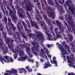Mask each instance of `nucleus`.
Masks as SVG:
<instances>
[{"instance_id":"obj_3","label":"nucleus","mask_w":75,"mask_h":75,"mask_svg":"<svg viewBox=\"0 0 75 75\" xmlns=\"http://www.w3.org/2000/svg\"><path fill=\"white\" fill-rule=\"evenodd\" d=\"M67 15L69 16V18H67V20L68 21H69V22L68 21L67 23L69 24V28H68V24H67V23L65 21H64V24H65V25L66 26H67V27L68 31V30H67V32L68 33L70 32V33H73V32L72 31V30H71V28L69 26H70V25H71V23L72 24L73 23L74 25V22H73V19H72V17H71V12H70V11L69 10H67Z\"/></svg>"},{"instance_id":"obj_43","label":"nucleus","mask_w":75,"mask_h":75,"mask_svg":"<svg viewBox=\"0 0 75 75\" xmlns=\"http://www.w3.org/2000/svg\"><path fill=\"white\" fill-rule=\"evenodd\" d=\"M6 30H7V31H9V29H8V28L7 26V23L6 24Z\"/></svg>"},{"instance_id":"obj_23","label":"nucleus","mask_w":75,"mask_h":75,"mask_svg":"<svg viewBox=\"0 0 75 75\" xmlns=\"http://www.w3.org/2000/svg\"><path fill=\"white\" fill-rule=\"evenodd\" d=\"M19 32L20 33H21V35H22V37H23L24 40H25V41H27V37L25 36V33H22V30L21 32V31H19Z\"/></svg>"},{"instance_id":"obj_51","label":"nucleus","mask_w":75,"mask_h":75,"mask_svg":"<svg viewBox=\"0 0 75 75\" xmlns=\"http://www.w3.org/2000/svg\"><path fill=\"white\" fill-rule=\"evenodd\" d=\"M68 75H75V74L72 72L68 73Z\"/></svg>"},{"instance_id":"obj_13","label":"nucleus","mask_w":75,"mask_h":75,"mask_svg":"<svg viewBox=\"0 0 75 75\" xmlns=\"http://www.w3.org/2000/svg\"><path fill=\"white\" fill-rule=\"evenodd\" d=\"M0 47L2 50V51L3 53H5L6 54L7 52V51H8V47H6V50H5V48L4 46H3V43L2 42H1L0 43Z\"/></svg>"},{"instance_id":"obj_52","label":"nucleus","mask_w":75,"mask_h":75,"mask_svg":"<svg viewBox=\"0 0 75 75\" xmlns=\"http://www.w3.org/2000/svg\"><path fill=\"white\" fill-rule=\"evenodd\" d=\"M28 24L29 28H31V26L30 25V23H29V22H28Z\"/></svg>"},{"instance_id":"obj_57","label":"nucleus","mask_w":75,"mask_h":75,"mask_svg":"<svg viewBox=\"0 0 75 75\" xmlns=\"http://www.w3.org/2000/svg\"><path fill=\"white\" fill-rule=\"evenodd\" d=\"M47 55H48V57L49 58H51V56L50 54H49L48 53L47 54Z\"/></svg>"},{"instance_id":"obj_24","label":"nucleus","mask_w":75,"mask_h":75,"mask_svg":"<svg viewBox=\"0 0 75 75\" xmlns=\"http://www.w3.org/2000/svg\"><path fill=\"white\" fill-rule=\"evenodd\" d=\"M13 39H14V40H15L16 43H17L16 44V45H18V40H17V38L16 37V33H14V34L13 35Z\"/></svg>"},{"instance_id":"obj_8","label":"nucleus","mask_w":75,"mask_h":75,"mask_svg":"<svg viewBox=\"0 0 75 75\" xmlns=\"http://www.w3.org/2000/svg\"><path fill=\"white\" fill-rule=\"evenodd\" d=\"M23 43H24V44H23V45H22V44H20V47L21 48L20 49V46H19V45H18L17 46V47L15 48V50H16V51L17 52H18L19 51V53L20 52H21V51H23V49H22V48H23L24 49V47L25 48H27V47H28V46H29V44L27 43H25V41L24 40V39H23Z\"/></svg>"},{"instance_id":"obj_7","label":"nucleus","mask_w":75,"mask_h":75,"mask_svg":"<svg viewBox=\"0 0 75 75\" xmlns=\"http://www.w3.org/2000/svg\"><path fill=\"white\" fill-rule=\"evenodd\" d=\"M43 1L45 3V5L46 6V11L48 14V16L50 17H52L53 19H54V18L55 17V13H52V12H51V10L52 9V8L47 5V1H45V0H43Z\"/></svg>"},{"instance_id":"obj_16","label":"nucleus","mask_w":75,"mask_h":75,"mask_svg":"<svg viewBox=\"0 0 75 75\" xmlns=\"http://www.w3.org/2000/svg\"><path fill=\"white\" fill-rule=\"evenodd\" d=\"M25 50L28 54L29 55L28 58H29V59L33 58V55L32 54H31V49H30L29 47H28Z\"/></svg>"},{"instance_id":"obj_37","label":"nucleus","mask_w":75,"mask_h":75,"mask_svg":"<svg viewBox=\"0 0 75 75\" xmlns=\"http://www.w3.org/2000/svg\"><path fill=\"white\" fill-rule=\"evenodd\" d=\"M1 10H2L3 13L4 14H6V13H5V11H4V8H3V7L1 5Z\"/></svg>"},{"instance_id":"obj_47","label":"nucleus","mask_w":75,"mask_h":75,"mask_svg":"<svg viewBox=\"0 0 75 75\" xmlns=\"http://www.w3.org/2000/svg\"><path fill=\"white\" fill-rule=\"evenodd\" d=\"M35 19L36 20H37L38 21H39V20H40V18H39V17H38V16H36Z\"/></svg>"},{"instance_id":"obj_44","label":"nucleus","mask_w":75,"mask_h":75,"mask_svg":"<svg viewBox=\"0 0 75 75\" xmlns=\"http://www.w3.org/2000/svg\"><path fill=\"white\" fill-rule=\"evenodd\" d=\"M26 14H27V16H28V18H30V14L29 13V12H26Z\"/></svg>"},{"instance_id":"obj_25","label":"nucleus","mask_w":75,"mask_h":75,"mask_svg":"<svg viewBox=\"0 0 75 75\" xmlns=\"http://www.w3.org/2000/svg\"><path fill=\"white\" fill-rule=\"evenodd\" d=\"M48 3L49 4L51 5L52 7L54 9V7H55V4H54V2L52 1V0H49L48 1Z\"/></svg>"},{"instance_id":"obj_36","label":"nucleus","mask_w":75,"mask_h":75,"mask_svg":"<svg viewBox=\"0 0 75 75\" xmlns=\"http://www.w3.org/2000/svg\"><path fill=\"white\" fill-rule=\"evenodd\" d=\"M17 38L18 42L19 41V42H21V43H23V41H21V38L18 37H17Z\"/></svg>"},{"instance_id":"obj_58","label":"nucleus","mask_w":75,"mask_h":75,"mask_svg":"<svg viewBox=\"0 0 75 75\" xmlns=\"http://www.w3.org/2000/svg\"><path fill=\"white\" fill-rule=\"evenodd\" d=\"M58 1L61 4H63L62 2V1L60 0H58Z\"/></svg>"},{"instance_id":"obj_11","label":"nucleus","mask_w":75,"mask_h":75,"mask_svg":"<svg viewBox=\"0 0 75 75\" xmlns=\"http://www.w3.org/2000/svg\"><path fill=\"white\" fill-rule=\"evenodd\" d=\"M56 45L58 46L59 50H61L62 52V54H67V51L64 49V48L63 45L59 44L58 42H57Z\"/></svg>"},{"instance_id":"obj_48","label":"nucleus","mask_w":75,"mask_h":75,"mask_svg":"<svg viewBox=\"0 0 75 75\" xmlns=\"http://www.w3.org/2000/svg\"><path fill=\"white\" fill-rule=\"evenodd\" d=\"M40 51L43 54H45V52H44V49H41Z\"/></svg>"},{"instance_id":"obj_64","label":"nucleus","mask_w":75,"mask_h":75,"mask_svg":"<svg viewBox=\"0 0 75 75\" xmlns=\"http://www.w3.org/2000/svg\"><path fill=\"white\" fill-rule=\"evenodd\" d=\"M29 67H30V66H27L26 67V68L27 69V70H28L29 68H30Z\"/></svg>"},{"instance_id":"obj_22","label":"nucleus","mask_w":75,"mask_h":75,"mask_svg":"<svg viewBox=\"0 0 75 75\" xmlns=\"http://www.w3.org/2000/svg\"><path fill=\"white\" fill-rule=\"evenodd\" d=\"M49 27L50 29V30L52 31V34L53 35V37H55V34L54 32V31L52 30V28H53V26L52 25H51L50 26H49Z\"/></svg>"},{"instance_id":"obj_45","label":"nucleus","mask_w":75,"mask_h":75,"mask_svg":"<svg viewBox=\"0 0 75 75\" xmlns=\"http://www.w3.org/2000/svg\"><path fill=\"white\" fill-rule=\"evenodd\" d=\"M41 5H42V7L43 10H44L45 8L44 4V3H42Z\"/></svg>"},{"instance_id":"obj_31","label":"nucleus","mask_w":75,"mask_h":75,"mask_svg":"<svg viewBox=\"0 0 75 75\" xmlns=\"http://www.w3.org/2000/svg\"><path fill=\"white\" fill-rule=\"evenodd\" d=\"M71 45H72L71 47L72 48H73V50H72V52H74L75 53V50L74 49V45L73 44V43H71Z\"/></svg>"},{"instance_id":"obj_28","label":"nucleus","mask_w":75,"mask_h":75,"mask_svg":"<svg viewBox=\"0 0 75 75\" xmlns=\"http://www.w3.org/2000/svg\"><path fill=\"white\" fill-rule=\"evenodd\" d=\"M14 50L13 49V50H12L13 52H14V53H15V54H13V56L14 57V59H16L17 58V55L18 54H17V52H16L15 51V50Z\"/></svg>"},{"instance_id":"obj_21","label":"nucleus","mask_w":75,"mask_h":75,"mask_svg":"<svg viewBox=\"0 0 75 75\" xmlns=\"http://www.w3.org/2000/svg\"><path fill=\"white\" fill-rule=\"evenodd\" d=\"M50 62L52 64L53 63L55 65V67H57V62L56 61V57H53V61L51 60H50Z\"/></svg>"},{"instance_id":"obj_27","label":"nucleus","mask_w":75,"mask_h":75,"mask_svg":"<svg viewBox=\"0 0 75 75\" xmlns=\"http://www.w3.org/2000/svg\"><path fill=\"white\" fill-rule=\"evenodd\" d=\"M31 3L30 2L29 4H28V7L27 8V10L28 11H30V10H32V7H31Z\"/></svg>"},{"instance_id":"obj_60","label":"nucleus","mask_w":75,"mask_h":75,"mask_svg":"<svg viewBox=\"0 0 75 75\" xmlns=\"http://www.w3.org/2000/svg\"><path fill=\"white\" fill-rule=\"evenodd\" d=\"M21 28L22 31H23L24 30V28H23V27L22 26V25H21Z\"/></svg>"},{"instance_id":"obj_1","label":"nucleus","mask_w":75,"mask_h":75,"mask_svg":"<svg viewBox=\"0 0 75 75\" xmlns=\"http://www.w3.org/2000/svg\"><path fill=\"white\" fill-rule=\"evenodd\" d=\"M55 22L57 24V26L59 27V32H58V28H56L54 29V30L55 33L57 35V37L53 38L54 41H56L58 39V38H59L61 36L60 35L61 33H64V30L65 29L64 27L62 26L61 22L57 20Z\"/></svg>"},{"instance_id":"obj_62","label":"nucleus","mask_w":75,"mask_h":75,"mask_svg":"<svg viewBox=\"0 0 75 75\" xmlns=\"http://www.w3.org/2000/svg\"><path fill=\"white\" fill-rule=\"evenodd\" d=\"M62 44L63 45H64V44H66V42H65V41H63L62 43Z\"/></svg>"},{"instance_id":"obj_20","label":"nucleus","mask_w":75,"mask_h":75,"mask_svg":"<svg viewBox=\"0 0 75 75\" xmlns=\"http://www.w3.org/2000/svg\"><path fill=\"white\" fill-rule=\"evenodd\" d=\"M18 69L19 70V73L20 74H23V73L24 74H25V73H27V71L24 68H21Z\"/></svg>"},{"instance_id":"obj_55","label":"nucleus","mask_w":75,"mask_h":75,"mask_svg":"<svg viewBox=\"0 0 75 75\" xmlns=\"http://www.w3.org/2000/svg\"><path fill=\"white\" fill-rule=\"evenodd\" d=\"M29 72H31L33 70L31 69L30 68H29L28 69V70Z\"/></svg>"},{"instance_id":"obj_15","label":"nucleus","mask_w":75,"mask_h":75,"mask_svg":"<svg viewBox=\"0 0 75 75\" xmlns=\"http://www.w3.org/2000/svg\"><path fill=\"white\" fill-rule=\"evenodd\" d=\"M9 15H10L11 17L12 18V19L15 20L16 21L17 20V16L16 14L14 13V12L11 9H10L9 10Z\"/></svg>"},{"instance_id":"obj_17","label":"nucleus","mask_w":75,"mask_h":75,"mask_svg":"<svg viewBox=\"0 0 75 75\" xmlns=\"http://www.w3.org/2000/svg\"><path fill=\"white\" fill-rule=\"evenodd\" d=\"M4 62H10L9 60L11 62H13V59L12 58L9 59V57L7 56H4Z\"/></svg>"},{"instance_id":"obj_26","label":"nucleus","mask_w":75,"mask_h":75,"mask_svg":"<svg viewBox=\"0 0 75 75\" xmlns=\"http://www.w3.org/2000/svg\"><path fill=\"white\" fill-rule=\"evenodd\" d=\"M67 36L70 41H72L73 40V36L72 35H71V34L68 33Z\"/></svg>"},{"instance_id":"obj_41","label":"nucleus","mask_w":75,"mask_h":75,"mask_svg":"<svg viewBox=\"0 0 75 75\" xmlns=\"http://www.w3.org/2000/svg\"><path fill=\"white\" fill-rule=\"evenodd\" d=\"M4 22L5 23V24H7V17H5L4 18Z\"/></svg>"},{"instance_id":"obj_14","label":"nucleus","mask_w":75,"mask_h":75,"mask_svg":"<svg viewBox=\"0 0 75 75\" xmlns=\"http://www.w3.org/2000/svg\"><path fill=\"white\" fill-rule=\"evenodd\" d=\"M43 14H44L43 15V18L45 19L46 22L47 23L49 26H50L51 25V23L52 22V21L50 20V19H48L47 18V16L45 15V13L44 12Z\"/></svg>"},{"instance_id":"obj_54","label":"nucleus","mask_w":75,"mask_h":75,"mask_svg":"<svg viewBox=\"0 0 75 75\" xmlns=\"http://www.w3.org/2000/svg\"><path fill=\"white\" fill-rule=\"evenodd\" d=\"M7 9L9 11V10H11V8H10V7L8 6H7L6 7Z\"/></svg>"},{"instance_id":"obj_6","label":"nucleus","mask_w":75,"mask_h":75,"mask_svg":"<svg viewBox=\"0 0 75 75\" xmlns=\"http://www.w3.org/2000/svg\"><path fill=\"white\" fill-rule=\"evenodd\" d=\"M34 33L36 36V38H37L38 39V41H37V42H38V41L40 40V41L41 42L40 44H41V47H43V49H44V48H45V47L44 45V44L42 43V42H43L45 40L44 37V35L42 34V33L39 31L37 32L36 31H34Z\"/></svg>"},{"instance_id":"obj_29","label":"nucleus","mask_w":75,"mask_h":75,"mask_svg":"<svg viewBox=\"0 0 75 75\" xmlns=\"http://www.w3.org/2000/svg\"><path fill=\"white\" fill-rule=\"evenodd\" d=\"M31 50L32 51V53L33 54H34L35 55H36V56H37L38 55V54L37 52H35L34 50V48H33V47H31Z\"/></svg>"},{"instance_id":"obj_63","label":"nucleus","mask_w":75,"mask_h":75,"mask_svg":"<svg viewBox=\"0 0 75 75\" xmlns=\"http://www.w3.org/2000/svg\"><path fill=\"white\" fill-rule=\"evenodd\" d=\"M67 50L69 53H71V51L69 50V48L67 49Z\"/></svg>"},{"instance_id":"obj_9","label":"nucleus","mask_w":75,"mask_h":75,"mask_svg":"<svg viewBox=\"0 0 75 75\" xmlns=\"http://www.w3.org/2000/svg\"><path fill=\"white\" fill-rule=\"evenodd\" d=\"M54 1L55 2V3L56 4V5L55 6V7H57L59 8V11L60 13L61 14H62V13H64L65 12V11L63 9V8L62 6H61V5H60L58 4V3L57 1H58V0H54Z\"/></svg>"},{"instance_id":"obj_30","label":"nucleus","mask_w":75,"mask_h":75,"mask_svg":"<svg viewBox=\"0 0 75 75\" xmlns=\"http://www.w3.org/2000/svg\"><path fill=\"white\" fill-rule=\"evenodd\" d=\"M11 71H12V74L14 75H17V74H16L17 73V70L15 69L14 70L13 69H11Z\"/></svg>"},{"instance_id":"obj_35","label":"nucleus","mask_w":75,"mask_h":75,"mask_svg":"<svg viewBox=\"0 0 75 75\" xmlns=\"http://www.w3.org/2000/svg\"><path fill=\"white\" fill-rule=\"evenodd\" d=\"M17 27L18 28V30L19 31H20L21 32V28H20V27L17 24Z\"/></svg>"},{"instance_id":"obj_2","label":"nucleus","mask_w":75,"mask_h":75,"mask_svg":"<svg viewBox=\"0 0 75 75\" xmlns=\"http://www.w3.org/2000/svg\"><path fill=\"white\" fill-rule=\"evenodd\" d=\"M41 26L42 27L43 30L45 31V32L47 34V36L48 40L49 41H53V38H52V35L50 33H49V30L50 31V29H48L49 28L48 26L45 25V24L44 21H42L41 20H39Z\"/></svg>"},{"instance_id":"obj_12","label":"nucleus","mask_w":75,"mask_h":75,"mask_svg":"<svg viewBox=\"0 0 75 75\" xmlns=\"http://www.w3.org/2000/svg\"><path fill=\"white\" fill-rule=\"evenodd\" d=\"M8 27L9 28V29L11 30V27L12 29V30H14V31H15V30H16V28L14 26V25L11 23V18H8ZM11 27H10V26Z\"/></svg>"},{"instance_id":"obj_19","label":"nucleus","mask_w":75,"mask_h":75,"mask_svg":"<svg viewBox=\"0 0 75 75\" xmlns=\"http://www.w3.org/2000/svg\"><path fill=\"white\" fill-rule=\"evenodd\" d=\"M31 25L32 27H34L36 30L38 29V25H37V23H36L35 21H33L32 22Z\"/></svg>"},{"instance_id":"obj_5","label":"nucleus","mask_w":75,"mask_h":75,"mask_svg":"<svg viewBox=\"0 0 75 75\" xmlns=\"http://www.w3.org/2000/svg\"><path fill=\"white\" fill-rule=\"evenodd\" d=\"M29 36L30 37V38L32 37V39L33 40V41L32 42V44L33 45V47H34L35 50V46L36 47V51L39 52V48L40 47V46L37 42V41H38V39L35 37V34H32L31 33H30L29 35Z\"/></svg>"},{"instance_id":"obj_39","label":"nucleus","mask_w":75,"mask_h":75,"mask_svg":"<svg viewBox=\"0 0 75 75\" xmlns=\"http://www.w3.org/2000/svg\"><path fill=\"white\" fill-rule=\"evenodd\" d=\"M44 50H45V52L46 53V54H48L49 53V51H48V50L46 48V47H45V48H44Z\"/></svg>"},{"instance_id":"obj_18","label":"nucleus","mask_w":75,"mask_h":75,"mask_svg":"<svg viewBox=\"0 0 75 75\" xmlns=\"http://www.w3.org/2000/svg\"><path fill=\"white\" fill-rule=\"evenodd\" d=\"M47 62H46L45 63L43 68L44 69H46L47 68H48L49 67H52V65L50 64V62L48 61H47Z\"/></svg>"},{"instance_id":"obj_34","label":"nucleus","mask_w":75,"mask_h":75,"mask_svg":"<svg viewBox=\"0 0 75 75\" xmlns=\"http://www.w3.org/2000/svg\"><path fill=\"white\" fill-rule=\"evenodd\" d=\"M21 23L22 24V25L24 27H27V25H26V24L23 21H21Z\"/></svg>"},{"instance_id":"obj_42","label":"nucleus","mask_w":75,"mask_h":75,"mask_svg":"<svg viewBox=\"0 0 75 75\" xmlns=\"http://www.w3.org/2000/svg\"><path fill=\"white\" fill-rule=\"evenodd\" d=\"M4 60V59L2 57H1V56L0 55V61L1 62H2V61Z\"/></svg>"},{"instance_id":"obj_4","label":"nucleus","mask_w":75,"mask_h":75,"mask_svg":"<svg viewBox=\"0 0 75 75\" xmlns=\"http://www.w3.org/2000/svg\"><path fill=\"white\" fill-rule=\"evenodd\" d=\"M19 55L20 56V57H19L17 59L18 61H25V60H26V59H27L28 61L31 62V63H33L34 62V59H29L27 55L24 54V52L23 51L19 53Z\"/></svg>"},{"instance_id":"obj_53","label":"nucleus","mask_w":75,"mask_h":75,"mask_svg":"<svg viewBox=\"0 0 75 75\" xmlns=\"http://www.w3.org/2000/svg\"><path fill=\"white\" fill-rule=\"evenodd\" d=\"M59 18L61 20H63L64 18V17L63 16H60Z\"/></svg>"},{"instance_id":"obj_38","label":"nucleus","mask_w":75,"mask_h":75,"mask_svg":"<svg viewBox=\"0 0 75 75\" xmlns=\"http://www.w3.org/2000/svg\"><path fill=\"white\" fill-rule=\"evenodd\" d=\"M36 66H35V68H37L38 67H39V63L38 62L36 61Z\"/></svg>"},{"instance_id":"obj_10","label":"nucleus","mask_w":75,"mask_h":75,"mask_svg":"<svg viewBox=\"0 0 75 75\" xmlns=\"http://www.w3.org/2000/svg\"><path fill=\"white\" fill-rule=\"evenodd\" d=\"M67 62L68 63H70L69 64V66L70 67H72L75 69V67L74 64V62L73 60H74V59L72 57H69L68 55L67 56Z\"/></svg>"},{"instance_id":"obj_32","label":"nucleus","mask_w":75,"mask_h":75,"mask_svg":"<svg viewBox=\"0 0 75 75\" xmlns=\"http://www.w3.org/2000/svg\"><path fill=\"white\" fill-rule=\"evenodd\" d=\"M13 31L14 33H15V34L16 35H17V36L18 37H21V36H20V35L19 34H18V32H15V31H16V30H15V31H14V30H13Z\"/></svg>"},{"instance_id":"obj_40","label":"nucleus","mask_w":75,"mask_h":75,"mask_svg":"<svg viewBox=\"0 0 75 75\" xmlns=\"http://www.w3.org/2000/svg\"><path fill=\"white\" fill-rule=\"evenodd\" d=\"M3 3L5 6L7 5V1L6 0H4L3 1Z\"/></svg>"},{"instance_id":"obj_49","label":"nucleus","mask_w":75,"mask_h":75,"mask_svg":"<svg viewBox=\"0 0 75 75\" xmlns=\"http://www.w3.org/2000/svg\"><path fill=\"white\" fill-rule=\"evenodd\" d=\"M62 57H63V59H64V61H66V60H65L66 58H65V56L64 55H63L62 56Z\"/></svg>"},{"instance_id":"obj_46","label":"nucleus","mask_w":75,"mask_h":75,"mask_svg":"<svg viewBox=\"0 0 75 75\" xmlns=\"http://www.w3.org/2000/svg\"><path fill=\"white\" fill-rule=\"evenodd\" d=\"M44 54V57H45V59H46L47 61H48L49 60L48 58H47V55H46L45 53Z\"/></svg>"},{"instance_id":"obj_56","label":"nucleus","mask_w":75,"mask_h":75,"mask_svg":"<svg viewBox=\"0 0 75 75\" xmlns=\"http://www.w3.org/2000/svg\"><path fill=\"white\" fill-rule=\"evenodd\" d=\"M27 27H24V28H25V31L26 32H27L28 31V29H27L26 28Z\"/></svg>"},{"instance_id":"obj_50","label":"nucleus","mask_w":75,"mask_h":75,"mask_svg":"<svg viewBox=\"0 0 75 75\" xmlns=\"http://www.w3.org/2000/svg\"><path fill=\"white\" fill-rule=\"evenodd\" d=\"M64 47H65V48H67V50H68V49H69V46H68L67 45H66L64 46Z\"/></svg>"},{"instance_id":"obj_59","label":"nucleus","mask_w":75,"mask_h":75,"mask_svg":"<svg viewBox=\"0 0 75 75\" xmlns=\"http://www.w3.org/2000/svg\"><path fill=\"white\" fill-rule=\"evenodd\" d=\"M8 35H11L13 34L11 32H9L8 33Z\"/></svg>"},{"instance_id":"obj_61","label":"nucleus","mask_w":75,"mask_h":75,"mask_svg":"<svg viewBox=\"0 0 75 75\" xmlns=\"http://www.w3.org/2000/svg\"><path fill=\"white\" fill-rule=\"evenodd\" d=\"M18 25H21V22L20 21H18Z\"/></svg>"},{"instance_id":"obj_33","label":"nucleus","mask_w":75,"mask_h":75,"mask_svg":"<svg viewBox=\"0 0 75 75\" xmlns=\"http://www.w3.org/2000/svg\"><path fill=\"white\" fill-rule=\"evenodd\" d=\"M11 7L13 9V10L14 11V13H16V10L14 9V6H13V5L11 4Z\"/></svg>"}]
</instances>
